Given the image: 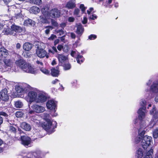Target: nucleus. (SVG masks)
I'll use <instances>...</instances> for the list:
<instances>
[{
    "mask_svg": "<svg viewBox=\"0 0 158 158\" xmlns=\"http://www.w3.org/2000/svg\"><path fill=\"white\" fill-rule=\"evenodd\" d=\"M16 64L25 72L35 74L36 70L31 66V64L27 63L24 60L20 59L15 61Z\"/></svg>",
    "mask_w": 158,
    "mask_h": 158,
    "instance_id": "1",
    "label": "nucleus"
},
{
    "mask_svg": "<svg viewBox=\"0 0 158 158\" xmlns=\"http://www.w3.org/2000/svg\"><path fill=\"white\" fill-rule=\"evenodd\" d=\"M140 105L143 106L140 108L138 111V117L139 119L142 121L145 117L146 114L147 113L146 111V108L145 107L146 105V101L144 99H142L140 102Z\"/></svg>",
    "mask_w": 158,
    "mask_h": 158,
    "instance_id": "2",
    "label": "nucleus"
},
{
    "mask_svg": "<svg viewBox=\"0 0 158 158\" xmlns=\"http://www.w3.org/2000/svg\"><path fill=\"white\" fill-rule=\"evenodd\" d=\"M153 143L152 138L151 136L145 135L142 139L141 145L142 148L145 150Z\"/></svg>",
    "mask_w": 158,
    "mask_h": 158,
    "instance_id": "3",
    "label": "nucleus"
},
{
    "mask_svg": "<svg viewBox=\"0 0 158 158\" xmlns=\"http://www.w3.org/2000/svg\"><path fill=\"white\" fill-rule=\"evenodd\" d=\"M43 15L40 16V21L43 23H48L49 22V16L48 14V10L47 7L43 8L42 10Z\"/></svg>",
    "mask_w": 158,
    "mask_h": 158,
    "instance_id": "4",
    "label": "nucleus"
},
{
    "mask_svg": "<svg viewBox=\"0 0 158 158\" xmlns=\"http://www.w3.org/2000/svg\"><path fill=\"white\" fill-rule=\"evenodd\" d=\"M151 114H153V119L150 122L149 127L151 128L156 125V122L158 121V111H156L155 107H153L152 110L150 111Z\"/></svg>",
    "mask_w": 158,
    "mask_h": 158,
    "instance_id": "5",
    "label": "nucleus"
},
{
    "mask_svg": "<svg viewBox=\"0 0 158 158\" xmlns=\"http://www.w3.org/2000/svg\"><path fill=\"white\" fill-rule=\"evenodd\" d=\"M42 117L46 121L41 124V127L43 128H51L52 123L50 119L49 114L47 113H44Z\"/></svg>",
    "mask_w": 158,
    "mask_h": 158,
    "instance_id": "6",
    "label": "nucleus"
},
{
    "mask_svg": "<svg viewBox=\"0 0 158 158\" xmlns=\"http://www.w3.org/2000/svg\"><path fill=\"white\" fill-rule=\"evenodd\" d=\"M36 52L37 56L40 58H43L45 56L47 58H49L48 53L40 46H38L36 50Z\"/></svg>",
    "mask_w": 158,
    "mask_h": 158,
    "instance_id": "7",
    "label": "nucleus"
},
{
    "mask_svg": "<svg viewBox=\"0 0 158 158\" xmlns=\"http://www.w3.org/2000/svg\"><path fill=\"white\" fill-rule=\"evenodd\" d=\"M37 95L36 93L34 91L29 92L28 94L27 101L30 103L33 102H36Z\"/></svg>",
    "mask_w": 158,
    "mask_h": 158,
    "instance_id": "8",
    "label": "nucleus"
},
{
    "mask_svg": "<svg viewBox=\"0 0 158 158\" xmlns=\"http://www.w3.org/2000/svg\"><path fill=\"white\" fill-rule=\"evenodd\" d=\"M12 53V52H9L4 48H0V58L2 60L6 58Z\"/></svg>",
    "mask_w": 158,
    "mask_h": 158,
    "instance_id": "9",
    "label": "nucleus"
},
{
    "mask_svg": "<svg viewBox=\"0 0 158 158\" xmlns=\"http://www.w3.org/2000/svg\"><path fill=\"white\" fill-rule=\"evenodd\" d=\"M11 31V35H15L16 33H20L22 31V28L19 26L12 24L10 26Z\"/></svg>",
    "mask_w": 158,
    "mask_h": 158,
    "instance_id": "10",
    "label": "nucleus"
},
{
    "mask_svg": "<svg viewBox=\"0 0 158 158\" xmlns=\"http://www.w3.org/2000/svg\"><path fill=\"white\" fill-rule=\"evenodd\" d=\"M60 10L57 8H54L50 11L49 15L52 18H58L60 16Z\"/></svg>",
    "mask_w": 158,
    "mask_h": 158,
    "instance_id": "11",
    "label": "nucleus"
},
{
    "mask_svg": "<svg viewBox=\"0 0 158 158\" xmlns=\"http://www.w3.org/2000/svg\"><path fill=\"white\" fill-rule=\"evenodd\" d=\"M47 97L45 94L40 93L37 95L36 102L37 103H43L46 101Z\"/></svg>",
    "mask_w": 158,
    "mask_h": 158,
    "instance_id": "12",
    "label": "nucleus"
},
{
    "mask_svg": "<svg viewBox=\"0 0 158 158\" xmlns=\"http://www.w3.org/2000/svg\"><path fill=\"white\" fill-rule=\"evenodd\" d=\"M21 140L22 144L24 146H28L31 143V139L28 136H21Z\"/></svg>",
    "mask_w": 158,
    "mask_h": 158,
    "instance_id": "13",
    "label": "nucleus"
},
{
    "mask_svg": "<svg viewBox=\"0 0 158 158\" xmlns=\"http://www.w3.org/2000/svg\"><path fill=\"white\" fill-rule=\"evenodd\" d=\"M56 105V102L53 100H49L46 104L48 108L51 110H55Z\"/></svg>",
    "mask_w": 158,
    "mask_h": 158,
    "instance_id": "14",
    "label": "nucleus"
},
{
    "mask_svg": "<svg viewBox=\"0 0 158 158\" xmlns=\"http://www.w3.org/2000/svg\"><path fill=\"white\" fill-rule=\"evenodd\" d=\"M31 107L37 113L43 112L45 110L44 107L37 105H33Z\"/></svg>",
    "mask_w": 158,
    "mask_h": 158,
    "instance_id": "15",
    "label": "nucleus"
},
{
    "mask_svg": "<svg viewBox=\"0 0 158 158\" xmlns=\"http://www.w3.org/2000/svg\"><path fill=\"white\" fill-rule=\"evenodd\" d=\"M57 57L60 63L62 64L65 63L68 60V57L62 54H57Z\"/></svg>",
    "mask_w": 158,
    "mask_h": 158,
    "instance_id": "16",
    "label": "nucleus"
},
{
    "mask_svg": "<svg viewBox=\"0 0 158 158\" xmlns=\"http://www.w3.org/2000/svg\"><path fill=\"white\" fill-rule=\"evenodd\" d=\"M51 129H41L39 131V136L40 138H42L45 136L47 133L48 134H50L52 133V131L51 132H49V130Z\"/></svg>",
    "mask_w": 158,
    "mask_h": 158,
    "instance_id": "17",
    "label": "nucleus"
},
{
    "mask_svg": "<svg viewBox=\"0 0 158 158\" xmlns=\"http://www.w3.org/2000/svg\"><path fill=\"white\" fill-rule=\"evenodd\" d=\"M150 91L154 93H157L158 92V82L153 83L151 86Z\"/></svg>",
    "mask_w": 158,
    "mask_h": 158,
    "instance_id": "18",
    "label": "nucleus"
},
{
    "mask_svg": "<svg viewBox=\"0 0 158 158\" xmlns=\"http://www.w3.org/2000/svg\"><path fill=\"white\" fill-rule=\"evenodd\" d=\"M77 29L76 32L78 35V36H80L83 32L84 28L81 24L77 25Z\"/></svg>",
    "mask_w": 158,
    "mask_h": 158,
    "instance_id": "19",
    "label": "nucleus"
},
{
    "mask_svg": "<svg viewBox=\"0 0 158 158\" xmlns=\"http://www.w3.org/2000/svg\"><path fill=\"white\" fill-rule=\"evenodd\" d=\"M75 6V0H70L67 3L65 6L68 9H72Z\"/></svg>",
    "mask_w": 158,
    "mask_h": 158,
    "instance_id": "20",
    "label": "nucleus"
},
{
    "mask_svg": "<svg viewBox=\"0 0 158 158\" xmlns=\"http://www.w3.org/2000/svg\"><path fill=\"white\" fill-rule=\"evenodd\" d=\"M32 45L30 43L27 42L24 44L23 48V49L27 51L30 50L32 47Z\"/></svg>",
    "mask_w": 158,
    "mask_h": 158,
    "instance_id": "21",
    "label": "nucleus"
},
{
    "mask_svg": "<svg viewBox=\"0 0 158 158\" xmlns=\"http://www.w3.org/2000/svg\"><path fill=\"white\" fill-rule=\"evenodd\" d=\"M24 24L25 25L28 26H34L35 24V22L32 20L28 19L24 21Z\"/></svg>",
    "mask_w": 158,
    "mask_h": 158,
    "instance_id": "22",
    "label": "nucleus"
},
{
    "mask_svg": "<svg viewBox=\"0 0 158 158\" xmlns=\"http://www.w3.org/2000/svg\"><path fill=\"white\" fill-rule=\"evenodd\" d=\"M143 153V149L141 148H139L136 151L135 156L137 158H142Z\"/></svg>",
    "mask_w": 158,
    "mask_h": 158,
    "instance_id": "23",
    "label": "nucleus"
},
{
    "mask_svg": "<svg viewBox=\"0 0 158 158\" xmlns=\"http://www.w3.org/2000/svg\"><path fill=\"white\" fill-rule=\"evenodd\" d=\"M153 149L152 147L147 152L144 158H152V155L153 154Z\"/></svg>",
    "mask_w": 158,
    "mask_h": 158,
    "instance_id": "24",
    "label": "nucleus"
},
{
    "mask_svg": "<svg viewBox=\"0 0 158 158\" xmlns=\"http://www.w3.org/2000/svg\"><path fill=\"white\" fill-rule=\"evenodd\" d=\"M51 70V74L52 76L54 77H56L59 75V71L58 69L52 68Z\"/></svg>",
    "mask_w": 158,
    "mask_h": 158,
    "instance_id": "25",
    "label": "nucleus"
},
{
    "mask_svg": "<svg viewBox=\"0 0 158 158\" xmlns=\"http://www.w3.org/2000/svg\"><path fill=\"white\" fill-rule=\"evenodd\" d=\"M31 12L34 14H37L40 11V10L39 7L36 6H33L30 9Z\"/></svg>",
    "mask_w": 158,
    "mask_h": 158,
    "instance_id": "26",
    "label": "nucleus"
},
{
    "mask_svg": "<svg viewBox=\"0 0 158 158\" xmlns=\"http://www.w3.org/2000/svg\"><path fill=\"white\" fill-rule=\"evenodd\" d=\"M3 62L6 66L9 67L11 66L13 63L12 60L6 58L3 59Z\"/></svg>",
    "mask_w": 158,
    "mask_h": 158,
    "instance_id": "27",
    "label": "nucleus"
},
{
    "mask_svg": "<svg viewBox=\"0 0 158 158\" xmlns=\"http://www.w3.org/2000/svg\"><path fill=\"white\" fill-rule=\"evenodd\" d=\"M2 32L5 35H11L10 28L8 27H7L6 28H5V27L4 28L3 30L2 31Z\"/></svg>",
    "mask_w": 158,
    "mask_h": 158,
    "instance_id": "28",
    "label": "nucleus"
},
{
    "mask_svg": "<svg viewBox=\"0 0 158 158\" xmlns=\"http://www.w3.org/2000/svg\"><path fill=\"white\" fill-rule=\"evenodd\" d=\"M29 2L31 3L37 5H40L42 3L41 0H30Z\"/></svg>",
    "mask_w": 158,
    "mask_h": 158,
    "instance_id": "29",
    "label": "nucleus"
},
{
    "mask_svg": "<svg viewBox=\"0 0 158 158\" xmlns=\"http://www.w3.org/2000/svg\"><path fill=\"white\" fill-rule=\"evenodd\" d=\"M20 127L22 128H31L30 124L25 122H23L21 124Z\"/></svg>",
    "mask_w": 158,
    "mask_h": 158,
    "instance_id": "30",
    "label": "nucleus"
},
{
    "mask_svg": "<svg viewBox=\"0 0 158 158\" xmlns=\"http://www.w3.org/2000/svg\"><path fill=\"white\" fill-rule=\"evenodd\" d=\"M23 103L20 101H18L15 102V106L16 108H21L23 106Z\"/></svg>",
    "mask_w": 158,
    "mask_h": 158,
    "instance_id": "31",
    "label": "nucleus"
},
{
    "mask_svg": "<svg viewBox=\"0 0 158 158\" xmlns=\"http://www.w3.org/2000/svg\"><path fill=\"white\" fill-rule=\"evenodd\" d=\"M77 62L79 64H81L83 62L84 59L82 56L78 55L77 57Z\"/></svg>",
    "mask_w": 158,
    "mask_h": 158,
    "instance_id": "32",
    "label": "nucleus"
},
{
    "mask_svg": "<svg viewBox=\"0 0 158 158\" xmlns=\"http://www.w3.org/2000/svg\"><path fill=\"white\" fill-rule=\"evenodd\" d=\"M152 133L154 139H156L158 138V129H155L152 131Z\"/></svg>",
    "mask_w": 158,
    "mask_h": 158,
    "instance_id": "33",
    "label": "nucleus"
},
{
    "mask_svg": "<svg viewBox=\"0 0 158 158\" xmlns=\"http://www.w3.org/2000/svg\"><path fill=\"white\" fill-rule=\"evenodd\" d=\"M46 29L45 30V32L46 34H48L50 30L53 29V27L51 26H48L44 27Z\"/></svg>",
    "mask_w": 158,
    "mask_h": 158,
    "instance_id": "34",
    "label": "nucleus"
},
{
    "mask_svg": "<svg viewBox=\"0 0 158 158\" xmlns=\"http://www.w3.org/2000/svg\"><path fill=\"white\" fill-rule=\"evenodd\" d=\"M15 89L17 92L19 93H22L24 90L22 87L19 85H17L15 87Z\"/></svg>",
    "mask_w": 158,
    "mask_h": 158,
    "instance_id": "35",
    "label": "nucleus"
},
{
    "mask_svg": "<svg viewBox=\"0 0 158 158\" xmlns=\"http://www.w3.org/2000/svg\"><path fill=\"white\" fill-rule=\"evenodd\" d=\"M140 129H138V136H139L143 138V137L144 136V135L145 133V131L143 130L141 131Z\"/></svg>",
    "mask_w": 158,
    "mask_h": 158,
    "instance_id": "36",
    "label": "nucleus"
},
{
    "mask_svg": "<svg viewBox=\"0 0 158 158\" xmlns=\"http://www.w3.org/2000/svg\"><path fill=\"white\" fill-rule=\"evenodd\" d=\"M56 33L58 34L60 36H63L64 35L65 31L62 30H58L56 31Z\"/></svg>",
    "mask_w": 158,
    "mask_h": 158,
    "instance_id": "37",
    "label": "nucleus"
},
{
    "mask_svg": "<svg viewBox=\"0 0 158 158\" xmlns=\"http://www.w3.org/2000/svg\"><path fill=\"white\" fill-rule=\"evenodd\" d=\"M17 118H21V117L23 115V113L22 111H18L16 112L15 114Z\"/></svg>",
    "mask_w": 158,
    "mask_h": 158,
    "instance_id": "38",
    "label": "nucleus"
},
{
    "mask_svg": "<svg viewBox=\"0 0 158 158\" xmlns=\"http://www.w3.org/2000/svg\"><path fill=\"white\" fill-rule=\"evenodd\" d=\"M63 66L64 68V69L65 70H68L70 69L71 68V66L70 64H64L63 65Z\"/></svg>",
    "mask_w": 158,
    "mask_h": 158,
    "instance_id": "39",
    "label": "nucleus"
},
{
    "mask_svg": "<svg viewBox=\"0 0 158 158\" xmlns=\"http://www.w3.org/2000/svg\"><path fill=\"white\" fill-rule=\"evenodd\" d=\"M142 138L139 136L136 137L135 139V143L136 144L139 143L141 140H142Z\"/></svg>",
    "mask_w": 158,
    "mask_h": 158,
    "instance_id": "40",
    "label": "nucleus"
},
{
    "mask_svg": "<svg viewBox=\"0 0 158 158\" xmlns=\"http://www.w3.org/2000/svg\"><path fill=\"white\" fill-rule=\"evenodd\" d=\"M40 70L42 72L45 74H48L49 73V71L44 68H41Z\"/></svg>",
    "mask_w": 158,
    "mask_h": 158,
    "instance_id": "41",
    "label": "nucleus"
},
{
    "mask_svg": "<svg viewBox=\"0 0 158 158\" xmlns=\"http://www.w3.org/2000/svg\"><path fill=\"white\" fill-rule=\"evenodd\" d=\"M96 37L97 36L96 35L92 34L89 36V39L90 40H93L95 39Z\"/></svg>",
    "mask_w": 158,
    "mask_h": 158,
    "instance_id": "42",
    "label": "nucleus"
},
{
    "mask_svg": "<svg viewBox=\"0 0 158 158\" xmlns=\"http://www.w3.org/2000/svg\"><path fill=\"white\" fill-rule=\"evenodd\" d=\"M97 18V16L96 15L93 14L92 15H90L89 17V18L90 19H91L92 20H94L95 19H96Z\"/></svg>",
    "mask_w": 158,
    "mask_h": 158,
    "instance_id": "43",
    "label": "nucleus"
},
{
    "mask_svg": "<svg viewBox=\"0 0 158 158\" xmlns=\"http://www.w3.org/2000/svg\"><path fill=\"white\" fill-rule=\"evenodd\" d=\"M56 38V36L52 34L51 36L48 38L49 40H52Z\"/></svg>",
    "mask_w": 158,
    "mask_h": 158,
    "instance_id": "44",
    "label": "nucleus"
},
{
    "mask_svg": "<svg viewBox=\"0 0 158 158\" xmlns=\"http://www.w3.org/2000/svg\"><path fill=\"white\" fill-rule=\"evenodd\" d=\"M79 12L80 10L79 9H76L74 11V15H75L78 16L79 15Z\"/></svg>",
    "mask_w": 158,
    "mask_h": 158,
    "instance_id": "45",
    "label": "nucleus"
},
{
    "mask_svg": "<svg viewBox=\"0 0 158 158\" xmlns=\"http://www.w3.org/2000/svg\"><path fill=\"white\" fill-rule=\"evenodd\" d=\"M52 23L53 26L56 27H57L58 26V23L53 20H52Z\"/></svg>",
    "mask_w": 158,
    "mask_h": 158,
    "instance_id": "46",
    "label": "nucleus"
},
{
    "mask_svg": "<svg viewBox=\"0 0 158 158\" xmlns=\"http://www.w3.org/2000/svg\"><path fill=\"white\" fill-rule=\"evenodd\" d=\"M70 36L71 38L73 39H75L76 37L75 34L73 32H71L70 33Z\"/></svg>",
    "mask_w": 158,
    "mask_h": 158,
    "instance_id": "47",
    "label": "nucleus"
},
{
    "mask_svg": "<svg viewBox=\"0 0 158 158\" xmlns=\"http://www.w3.org/2000/svg\"><path fill=\"white\" fill-rule=\"evenodd\" d=\"M87 19L86 17H84L83 18V19L82 21V23L83 24H85L87 23Z\"/></svg>",
    "mask_w": 158,
    "mask_h": 158,
    "instance_id": "48",
    "label": "nucleus"
},
{
    "mask_svg": "<svg viewBox=\"0 0 158 158\" xmlns=\"http://www.w3.org/2000/svg\"><path fill=\"white\" fill-rule=\"evenodd\" d=\"M63 46L61 45H59L57 47V48L59 51H61L63 49Z\"/></svg>",
    "mask_w": 158,
    "mask_h": 158,
    "instance_id": "49",
    "label": "nucleus"
},
{
    "mask_svg": "<svg viewBox=\"0 0 158 158\" xmlns=\"http://www.w3.org/2000/svg\"><path fill=\"white\" fill-rule=\"evenodd\" d=\"M80 8L83 12L85 10V8L83 4H81L80 6Z\"/></svg>",
    "mask_w": 158,
    "mask_h": 158,
    "instance_id": "50",
    "label": "nucleus"
},
{
    "mask_svg": "<svg viewBox=\"0 0 158 158\" xmlns=\"http://www.w3.org/2000/svg\"><path fill=\"white\" fill-rule=\"evenodd\" d=\"M17 129H10L9 131L11 133L15 134L16 132Z\"/></svg>",
    "mask_w": 158,
    "mask_h": 158,
    "instance_id": "51",
    "label": "nucleus"
},
{
    "mask_svg": "<svg viewBox=\"0 0 158 158\" xmlns=\"http://www.w3.org/2000/svg\"><path fill=\"white\" fill-rule=\"evenodd\" d=\"M74 18L73 17H69L68 19V21L69 22H72L74 21Z\"/></svg>",
    "mask_w": 158,
    "mask_h": 158,
    "instance_id": "52",
    "label": "nucleus"
},
{
    "mask_svg": "<svg viewBox=\"0 0 158 158\" xmlns=\"http://www.w3.org/2000/svg\"><path fill=\"white\" fill-rule=\"evenodd\" d=\"M94 9L93 8H90L89 10H87V13L88 14H89Z\"/></svg>",
    "mask_w": 158,
    "mask_h": 158,
    "instance_id": "53",
    "label": "nucleus"
},
{
    "mask_svg": "<svg viewBox=\"0 0 158 158\" xmlns=\"http://www.w3.org/2000/svg\"><path fill=\"white\" fill-rule=\"evenodd\" d=\"M36 63L38 65H40L41 66H42L43 65V63L42 62L40 61L39 60H37L36 61Z\"/></svg>",
    "mask_w": 158,
    "mask_h": 158,
    "instance_id": "54",
    "label": "nucleus"
},
{
    "mask_svg": "<svg viewBox=\"0 0 158 158\" xmlns=\"http://www.w3.org/2000/svg\"><path fill=\"white\" fill-rule=\"evenodd\" d=\"M59 42V39H56L55 40L54 42V44L55 45H56Z\"/></svg>",
    "mask_w": 158,
    "mask_h": 158,
    "instance_id": "55",
    "label": "nucleus"
},
{
    "mask_svg": "<svg viewBox=\"0 0 158 158\" xmlns=\"http://www.w3.org/2000/svg\"><path fill=\"white\" fill-rule=\"evenodd\" d=\"M66 25L65 23H62L60 24V26L61 27L64 28L66 26Z\"/></svg>",
    "mask_w": 158,
    "mask_h": 158,
    "instance_id": "56",
    "label": "nucleus"
},
{
    "mask_svg": "<svg viewBox=\"0 0 158 158\" xmlns=\"http://www.w3.org/2000/svg\"><path fill=\"white\" fill-rule=\"evenodd\" d=\"M52 49L53 50V52H57V51L56 47L53 46L52 47Z\"/></svg>",
    "mask_w": 158,
    "mask_h": 158,
    "instance_id": "57",
    "label": "nucleus"
},
{
    "mask_svg": "<svg viewBox=\"0 0 158 158\" xmlns=\"http://www.w3.org/2000/svg\"><path fill=\"white\" fill-rule=\"evenodd\" d=\"M21 47V45L19 43H18L16 45V47L17 49H19Z\"/></svg>",
    "mask_w": 158,
    "mask_h": 158,
    "instance_id": "58",
    "label": "nucleus"
},
{
    "mask_svg": "<svg viewBox=\"0 0 158 158\" xmlns=\"http://www.w3.org/2000/svg\"><path fill=\"white\" fill-rule=\"evenodd\" d=\"M58 81V80L57 79H55V80H53L52 81V83L53 84H55Z\"/></svg>",
    "mask_w": 158,
    "mask_h": 158,
    "instance_id": "59",
    "label": "nucleus"
},
{
    "mask_svg": "<svg viewBox=\"0 0 158 158\" xmlns=\"http://www.w3.org/2000/svg\"><path fill=\"white\" fill-rule=\"evenodd\" d=\"M75 54H76V52L75 51H72V52H71V55L72 56L74 57V56Z\"/></svg>",
    "mask_w": 158,
    "mask_h": 158,
    "instance_id": "60",
    "label": "nucleus"
},
{
    "mask_svg": "<svg viewBox=\"0 0 158 158\" xmlns=\"http://www.w3.org/2000/svg\"><path fill=\"white\" fill-rule=\"evenodd\" d=\"M3 28V25L0 23V32L1 31Z\"/></svg>",
    "mask_w": 158,
    "mask_h": 158,
    "instance_id": "61",
    "label": "nucleus"
},
{
    "mask_svg": "<svg viewBox=\"0 0 158 158\" xmlns=\"http://www.w3.org/2000/svg\"><path fill=\"white\" fill-rule=\"evenodd\" d=\"M3 119L1 115H0V125L2 123Z\"/></svg>",
    "mask_w": 158,
    "mask_h": 158,
    "instance_id": "62",
    "label": "nucleus"
},
{
    "mask_svg": "<svg viewBox=\"0 0 158 158\" xmlns=\"http://www.w3.org/2000/svg\"><path fill=\"white\" fill-rule=\"evenodd\" d=\"M155 100L156 102H158V95L156 96Z\"/></svg>",
    "mask_w": 158,
    "mask_h": 158,
    "instance_id": "63",
    "label": "nucleus"
},
{
    "mask_svg": "<svg viewBox=\"0 0 158 158\" xmlns=\"http://www.w3.org/2000/svg\"><path fill=\"white\" fill-rule=\"evenodd\" d=\"M56 64V63L55 60H53L52 63V65H55Z\"/></svg>",
    "mask_w": 158,
    "mask_h": 158,
    "instance_id": "64",
    "label": "nucleus"
}]
</instances>
